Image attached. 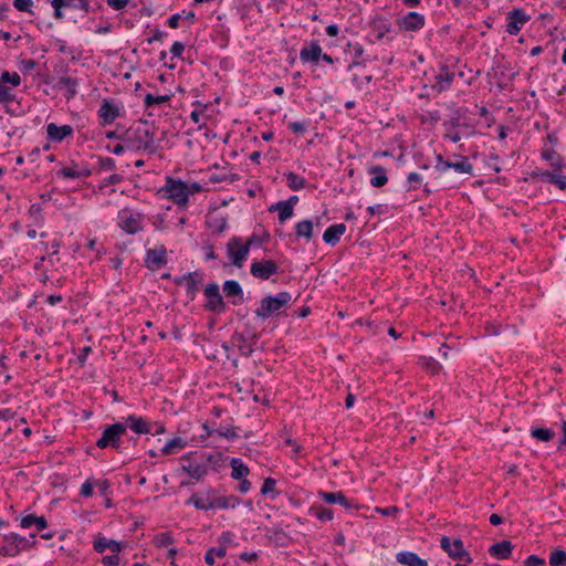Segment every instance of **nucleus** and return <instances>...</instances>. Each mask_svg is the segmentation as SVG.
Here are the masks:
<instances>
[{"label": "nucleus", "mask_w": 566, "mask_h": 566, "mask_svg": "<svg viewBox=\"0 0 566 566\" xmlns=\"http://www.w3.org/2000/svg\"><path fill=\"white\" fill-rule=\"evenodd\" d=\"M188 504H192L197 510L208 511L213 510V499L211 500L209 496H203L201 494H193L187 502Z\"/></svg>", "instance_id": "58836bf2"}, {"label": "nucleus", "mask_w": 566, "mask_h": 566, "mask_svg": "<svg viewBox=\"0 0 566 566\" xmlns=\"http://www.w3.org/2000/svg\"><path fill=\"white\" fill-rule=\"evenodd\" d=\"M36 533H31L29 537L21 536L18 533H9L3 535L4 543H9L11 547L17 549V555H19L22 551L32 548L36 544Z\"/></svg>", "instance_id": "9b49d317"}, {"label": "nucleus", "mask_w": 566, "mask_h": 566, "mask_svg": "<svg viewBox=\"0 0 566 566\" xmlns=\"http://www.w3.org/2000/svg\"><path fill=\"white\" fill-rule=\"evenodd\" d=\"M253 343H249L247 337L242 334H234L233 335V344L238 347V350L240 354L244 357L251 356L253 353V344L256 343L258 336L254 334L252 335Z\"/></svg>", "instance_id": "c85d7f7f"}, {"label": "nucleus", "mask_w": 566, "mask_h": 566, "mask_svg": "<svg viewBox=\"0 0 566 566\" xmlns=\"http://www.w3.org/2000/svg\"><path fill=\"white\" fill-rule=\"evenodd\" d=\"M202 282V275L198 272H191L187 274V281L185 283L187 296L190 300L196 297V294L199 290V285Z\"/></svg>", "instance_id": "473e14b6"}, {"label": "nucleus", "mask_w": 566, "mask_h": 566, "mask_svg": "<svg viewBox=\"0 0 566 566\" xmlns=\"http://www.w3.org/2000/svg\"><path fill=\"white\" fill-rule=\"evenodd\" d=\"M269 211H277L280 223H284L286 220L293 217L294 209L291 208L290 205L284 203V201H277L269 208Z\"/></svg>", "instance_id": "f704fd0d"}, {"label": "nucleus", "mask_w": 566, "mask_h": 566, "mask_svg": "<svg viewBox=\"0 0 566 566\" xmlns=\"http://www.w3.org/2000/svg\"><path fill=\"white\" fill-rule=\"evenodd\" d=\"M127 426L123 422H115L113 424L107 426L99 439L96 441V446L99 449L113 448L119 449L122 437L126 433Z\"/></svg>", "instance_id": "39448f33"}, {"label": "nucleus", "mask_w": 566, "mask_h": 566, "mask_svg": "<svg viewBox=\"0 0 566 566\" xmlns=\"http://www.w3.org/2000/svg\"><path fill=\"white\" fill-rule=\"evenodd\" d=\"M513 549V545L510 541H502L493 544L489 548V553L500 559L509 558Z\"/></svg>", "instance_id": "2f4dec72"}, {"label": "nucleus", "mask_w": 566, "mask_h": 566, "mask_svg": "<svg viewBox=\"0 0 566 566\" xmlns=\"http://www.w3.org/2000/svg\"><path fill=\"white\" fill-rule=\"evenodd\" d=\"M207 226L213 233L220 234L228 228V220L222 214H211L207 219Z\"/></svg>", "instance_id": "72a5a7b5"}, {"label": "nucleus", "mask_w": 566, "mask_h": 566, "mask_svg": "<svg viewBox=\"0 0 566 566\" xmlns=\"http://www.w3.org/2000/svg\"><path fill=\"white\" fill-rule=\"evenodd\" d=\"M118 553H114V555L104 556L102 563L104 566H117L119 564Z\"/></svg>", "instance_id": "338daca9"}, {"label": "nucleus", "mask_w": 566, "mask_h": 566, "mask_svg": "<svg viewBox=\"0 0 566 566\" xmlns=\"http://www.w3.org/2000/svg\"><path fill=\"white\" fill-rule=\"evenodd\" d=\"M223 293L227 297H233V305H239L243 303V290L239 282L234 280H228L223 283Z\"/></svg>", "instance_id": "b1692460"}, {"label": "nucleus", "mask_w": 566, "mask_h": 566, "mask_svg": "<svg viewBox=\"0 0 566 566\" xmlns=\"http://www.w3.org/2000/svg\"><path fill=\"white\" fill-rule=\"evenodd\" d=\"M97 114L101 125L105 126L111 125L120 116V109L113 101L104 99Z\"/></svg>", "instance_id": "f3484780"}, {"label": "nucleus", "mask_w": 566, "mask_h": 566, "mask_svg": "<svg viewBox=\"0 0 566 566\" xmlns=\"http://www.w3.org/2000/svg\"><path fill=\"white\" fill-rule=\"evenodd\" d=\"M48 139L54 143H61L66 137L72 136L73 128L71 125L59 126L54 123H50L46 126Z\"/></svg>", "instance_id": "aec40b11"}, {"label": "nucleus", "mask_w": 566, "mask_h": 566, "mask_svg": "<svg viewBox=\"0 0 566 566\" xmlns=\"http://www.w3.org/2000/svg\"><path fill=\"white\" fill-rule=\"evenodd\" d=\"M205 295L208 297L207 310L214 313H222L224 311L226 305L217 283L208 284L205 289Z\"/></svg>", "instance_id": "2eb2a0df"}, {"label": "nucleus", "mask_w": 566, "mask_h": 566, "mask_svg": "<svg viewBox=\"0 0 566 566\" xmlns=\"http://www.w3.org/2000/svg\"><path fill=\"white\" fill-rule=\"evenodd\" d=\"M174 543V538L169 533H161L156 537V545L158 547H168Z\"/></svg>", "instance_id": "4d7b16f0"}, {"label": "nucleus", "mask_w": 566, "mask_h": 566, "mask_svg": "<svg viewBox=\"0 0 566 566\" xmlns=\"http://www.w3.org/2000/svg\"><path fill=\"white\" fill-rule=\"evenodd\" d=\"M345 231L346 226L344 223L333 224L325 230L323 240L326 244L334 247L340 241V237L345 233Z\"/></svg>", "instance_id": "393cba45"}, {"label": "nucleus", "mask_w": 566, "mask_h": 566, "mask_svg": "<svg viewBox=\"0 0 566 566\" xmlns=\"http://www.w3.org/2000/svg\"><path fill=\"white\" fill-rule=\"evenodd\" d=\"M181 470L196 480H200L208 472L207 467L201 463H190L188 465H182Z\"/></svg>", "instance_id": "ea45409f"}, {"label": "nucleus", "mask_w": 566, "mask_h": 566, "mask_svg": "<svg viewBox=\"0 0 566 566\" xmlns=\"http://www.w3.org/2000/svg\"><path fill=\"white\" fill-rule=\"evenodd\" d=\"M525 566H546V562L536 555H531L526 558Z\"/></svg>", "instance_id": "e2e57ef3"}, {"label": "nucleus", "mask_w": 566, "mask_h": 566, "mask_svg": "<svg viewBox=\"0 0 566 566\" xmlns=\"http://www.w3.org/2000/svg\"><path fill=\"white\" fill-rule=\"evenodd\" d=\"M373 80V75H366L364 77H358L357 75H354L352 77V84L358 88L363 90L365 86H367Z\"/></svg>", "instance_id": "864d4df0"}, {"label": "nucleus", "mask_w": 566, "mask_h": 566, "mask_svg": "<svg viewBox=\"0 0 566 566\" xmlns=\"http://www.w3.org/2000/svg\"><path fill=\"white\" fill-rule=\"evenodd\" d=\"M36 66V62L32 59L22 60L20 62V70L23 72L32 71Z\"/></svg>", "instance_id": "774afa93"}, {"label": "nucleus", "mask_w": 566, "mask_h": 566, "mask_svg": "<svg viewBox=\"0 0 566 566\" xmlns=\"http://www.w3.org/2000/svg\"><path fill=\"white\" fill-rule=\"evenodd\" d=\"M144 216L124 210L119 212L118 224L128 234H135L143 230Z\"/></svg>", "instance_id": "6e6552de"}, {"label": "nucleus", "mask_w": 566, "mask_h": 566, "mask_svg": "<svg viewBox=\"0 0 566 566\" xmlns=\"http://www.w3.org/2000/svg\"><path fill=\"white\" fill-rule=\"evenodd\" d=\"M65 8L77 9L87 13L90 11V3L87 0H65Z\"/></svg>", "instance_id": "3c124183"}, {"label": "nucleus", "mask_w": 566, "mask_h": 566, "mask_svg": "<svg viewBox=\"0 0 566 566\" xmlns=\"http://www.w3.org/2000/svg\"><path fill=\"white\" fill-rule=\"evenodd\" d=\"M78 81L70 76H61L54 87L60 91H65L64 96L66 99L73 98L77 94Z\"/></svg>", "instance_id": "5701e85b"}, {"label": "nucleus", "mask_w": 566, "mask_h": 566, "mask_svg": "<svg viewBox=\"0 0 566 566\" xmlns=\"http://www.w3.org/2000/svg\"><path fill=\"white\" fill-rule=\"evenodd\" d=\"M166 254L167 250L163 244L148 249L145 256L146 266L151 271L163 268L168 262Z\"/></svg>", "instance_id": "ddd939ff"}, {"label": "nucleus", "mask_w": 566, "mask_h": 566, "mask_svg": "<svg viewBox=\"0 0 566 566\" xmlns=\"http://www.w3.org/2000/svg\"><path fill=\"white\" fill-rule=\"evenodd\" d=\"M127 428H130L137 434H146L151 432V423L148 422L140 416L129 415L125 418V422H123Z\"/></svg>", "instance_id": "4be33fe9"}, {"label": "nucleus", "mask_w": 566, "mask_h": 566, "mask_svg": "<svg viewBox=\"0 0 566 566\" xmlns=\"http://www.w3.org/2000/svg\"><path fill=\"white\" fill-rule=\"evenodd\" d=\"M292 300L289 292H280L275 296L262 298L260 306L255 310L256 317L266 319L274 314H279L282 308L287 307Z\"/></svg>", "instance_id": "7ed1b4c3"}, {"label": "nucleus", "mask_w": 566, "mask_h": 566, "mask_svg": "<svg viewBox=\"0 0 566 566\" xmlns=\"http://www.w3.org/2000/svg\"><path fill=\"white\" fill-rule=\"evenodd\" d=\"M398 563L406 566H428L427 560L420 558L416 553L412 552H399L396 555Z\"/></svg>", "instance_id": "c756f323"}, {"label": "nucleus", "mask_w": 566, "mask_h": 566, "mask_svg": "<svg viewBox=\"0 0 566 566\" xmlns=\"http://www.w3.org/2000/svg\"><path fill=\"white\" fill-rule=\"evenodd\" d=\"M227 254L231 263L241 269L249 255V244H243L241 238L233 237L227 243Z\"/></svg>", "instance_id": "0eeeda50"}, {"label": "nucleus", "mask_w": 566, "mask_h": 566, "mask_svg": "<svg viewBox=\"0 0 566 566\" xmlns=\"http://www.w3.org/2000/svg\"><path fill=\"white\" fill-rule=\"evenodd\" d=\"M279 272V264L271 259L253 261L250 268V273L255 279L269 280L272 275Z\"/></svg>", "instance_id": "1a4fd4ad"}, {"label": "nucleus", "mask_w": 566, "mask_h": 566, "mask_svg": "<svg viewBox=\"0 0 566 566\" xmlns=\"http://www.w3.org/2000/svg\"><path fill=\"white\" fill-rule=\"evenodd\" d=\"M407 181L409 182V189H417L422 182V177L417 172H409L407 176Z\"/></svg>", "instance_id": "13d9d810"}, {"label": "nucleus", "mask_w": 566, "mask_h": 566, "mask_svg": "<svg viewBox=\"0 0 566 566\" xmlns=\"http://www.w3.org/2000/svg\"><path fill=\"white\" fill-rule=\"evenodd\" d=\"M306 124L302 122H292L289 124V129L294 134L302 135L306 132Z\"/></svg>", "instance_id": "052dcab7"}, {"label": "nucleus", "mask_w": 566, "mask_h": 566, "mask_svg": "<svg viewBox=\"0 0 566 566\" xmlns=\"http://www.w3.org/2000/svg\"><path fill=\"white\" fill-rule=\"evenodd\" d=\"M276 480L273 478H266L262 484L261 493L263 495L272 494V499H274L279 493L275 491Z\"/></svg>", "instance_id": "09e8293b"}, {"label": "nucleus", "mask_w": 566, "mask_h": 566, "mask_svg": "<svg viewBox=\"0 0 566 566\" xmlns=\"http://www.w3.org/2000/svg\"><path fill=\"white\" fill-rule=\"evenodd\" d=\"M186 444L187 442L182 438H174L161 448V453L166 455L174 454L178 450L184 449Z\"/></svg>", "instance_id": "37998d69"}, {"label": "nucleus", "mask_w": 566, "mask_h": 566, "mask_svg": "<svg viewBox=\"0 0 566 566\" xmlns=\"http://www.w3.org/2000/svg\"><path fill=\"white\" fill-rule=\"evenodd\" d=\"M423 368L432 375H436L440 371V364L434 360L432 357H421Z\"/></svg>", "instance_id": "de8ad7c7"}, {"label": "nucleus", "mask_w": 566, "mask_h": 566, "mask_svg": "<svg viewBox=\"0 0 566 566\" xmlns=\"http://www.w3.org/2000/svg\"><path fill=\"white\" fill-rule=\"evenodd\" d=\"M318 496L329 504H339L345 510H353L357 509V504L354 503L352 500L347 499L343 492H325L319 491Z\"/></svg>", "instance_id": "6ab92c4d"}, {"label": "nucleus", "mask_w": 566, "mask_h": 566, "mask_svg": "<svg viewBox=\"0 0 566 566\" xmlns=\"http://www.w3.org/2000/svg\"><path fill=\"white\" fill-rule=\"evenodd\" d=\"M440 546L448 556L454 560H463L467 563L472 562V557L464 548L463 541L461 538H454L451 542L448 536H442L440 539Z\"/></svg>", "instance_id": "423d86ee"}, {"label": "nucleus", "mask_w": 566, "mask_h": 566, "mask_svg": "<svg viewBox=\"0 0 566 566\" xmlns=\"http://www.w3.org/2000/svg\"><path fill=\"white\" fill-rule=\"evenodd\" d=\"M122 142L128 150L145 151L148 155H155L160 148L155 133L142 126L128 128L122 134Z\"/></svg>", "instance_id": "f257e3e1"}, {"label": "nucleus", "mask_w": 566, "mask_h": 566, "mask_svg": "<svg viewBox=\"0 0 566 566\" xmlns=\"http://www.w3.org/2000/svg\"><path fill=\"white\" fill-rule=\"evenodd\" d=\"M396 23L401 31L406 32H417L420 31L426 23L424 15L416 12L410 11L407 14L398 18L396 20Z\"/></svg>", "instance_id": "9d476101"}, {"label": "nucleus", "mask_w": 566, "mask_h": 566, "mask_svg": "<svg viewBox=\"0 0 566 566\" xmlns=\"http://www.w3.org/2000/svg\"><path fill=\"white\" fill-rule=\"evenodd\" d=\"M369 29L367 40L370 43L391 42L397 34L389 19L381 14H376L370 19Z\"/></svg>", "instance_id": "f03ea898"}, {"label": "nucleus", "mask_w": 566, "mask_h": 566, "mask_svg": "<svg viewBox=\"0 0 566 566\" xmlns=\"http://www.w3.org/2000/svg\"><path fill=\"white\" fill-rule=\"evenodd\" d=\"M97 164L102 170H114L116 167L115 160L111 157H97Z\"/></svg>", "instance_id": "5fc2aeb1"}, {"label": "nucleus", "mask_w": 566, "mask_h": 566, "mask_svg": "<svg viewBox=\"0 0 566 566\" xmlns=\"http://www.w3.org/2000/svg\"><path fill=\"white\" fill-rule=\"evenodd\" d=\"M531 17L523 9H513L507 13L505 31L511 35H516Z\"/></svg>", "instance_id": "f8f14e48"}, {"label": "nucleus", "mask_w": 566, "mask_h": 566, "mask_svg": "<svg viewBox=\"0 0 566 566\" xmlns=\"http://www.w3.org/2000/svg\"><path fill=\"white\" fill-rule=\"evenodd\" d=\"M231 468H232L231 476L234 480H242V479L247 478L250 473V469L248 468V465L244 464L243 461L239 458H233L231 460Z\"/></svg>", "instance_id": "c9c22d12"}, {"label": "nucleus", "mask_w": 566, "mask_h": 566, "mask_svg": "<svg viewBox=\"0 0 566 566\" xmlns=\"http://www.w3.org/2000/svg\"><path fill=\"white\" fill-rule=\"evenodd\" d=\"M13 6L21 12H32L33 1L32 0H13Z\"/></svg>", "instance_id": "6e6d98bb"}, {"label": "nucleus", "mask_w": 566, "mask_h": 566, "mask_svg": "<svg viewBox=\"0 0 566 566\" xmlns=\"http://www.w3.org/2000/svg\"><path fill=\"white\" fill-rule=\"evenodd\" d=\"M170 101V95H153L150 93L146 94L144 103L147 107H151L154 105H161L168 103Z\"/></svg>", "instance_id": "a18cd8bd"}, {"label": "nucleus", "mask_w": 566, "mask_h": 566, "mask_svg": "<svg viewBox=\"0 0 566 566\" xmlns=\"http://www.w3.org/2000/svg\"><path fill=\"white\" fill-rule=\"evenodd\" d=\"M458 158L457 161H451V168L460 174H468L473 176V166L470 164L469 158L461 155H453Z\"/></svg>", "instance_id": "4c0bfd02"}, {"label": "nucleus", "mask_w": 566, "mask_h": 566, "mask_svg": "<svg viewBox=\"0 0 566 566\" xmlns=\"http://www.w3.org/2000/svg\"><path fill=\"white\" fill-rule=\"evenodd\" d=\"M20 526L22 528H30L31 526H35V530L41 532L48 527V521L44 516L28 514L21 518Z\"/></svg>", "instance_id": "7c9ffc66"}, {"label": "nucleus", "mask_w": 566, "mask_h": 566, "mask_svg": "<svg viewBox=\"0 0 566 566\" xmlns=\"http://www.w3.org/2000/svg\"><path fill=\"white\" fill-rule=\"evenodd\" d=\"M296 239H304L310 242L314 237V222L305 219L297 222L294 227Z\"/></svg>", "instance_id": "bb28decb"}, {"label": "nucleus", "mask_w": 566, "mask_h": 566, "mask_svg": "<svg viewBox=\"0 0 566 566\" xmlns=\"http://www.w3.org/2000/svg\"><path fill=\"white\" fill-rule=\"evenodd\" d=\"M551 566H566V552L563 549H554L549 555Z\"/></svg>", "instance_id": "49530a36"}, {"label": "nucleus", "mask_w": 566, "mask_h": 566, "mask_svg": "<svg viewBox=\"0 0 566 566\" xmlns=\"http://www.w3.org/2000/svg\"><path fill=\"white\" fill-rule=\"evenodd\" d=\"M284 176H285L287 186L292 190H295V191L301 190L306 185L305 178H303L302 176H300L293 171H289V172L284 174Z\"/></svg>", "instance_id": "79ce46f5"}, {"label": "nucleus", "mask_w": 566, "mask_h": 566, "mask_svg": "<svg viewBox=\"0 0 566 566\" xmlns=\"http://www.w3.org/2000/svg\"><path fill=\"white\" fill-rule=\"evenodd\" d=\"M322 52L323 50L318 41H311L308 45H305L301 49L300 60L303 63H311L312 72L315 73Z\"/></svg>", "instance_id": "dca6fc26"}, {"label": "nucleus", "mask_w": 566, "mask_h": 566, "mask_svg": "<svg viewBox=\"0 0 566 566\" xmlns=\"http://www.w3.org/2000/svg\"><path fill=\"white\" fill-rule=\"evenodd\" d=\"M353 48V62L347 66V71H352L355 66L365 65L364 52L365 49L360 43H355Z\"/></svg>", "instance_id": "a19ab883"}, {"label": "nucleus", "mask_w": 566, "mask_h": 566, "mask_svg": "<svg viewBox=\"0 0 566 566\" xmlns=\"http://www.w3.org/2000/svg\"><path fill=\"white\" fill-rule=\"evenodd\" d=\"M92 175V171L88 168L81 167L76 163H72L70 167H63L56 171L57 177H62L64 179H77V178H87Z\"/></svg>", "instance_id": "412c9836"}, {"label": "nucleus", "mask_w": 566, "mask_h": 566, "mask_svg": "<svg viewBox=\"0 0 566 566\" xmlns=\"http://www.w3.org/2000/svg\"><path fill=\"white\" fill-rule=\"evenodd\" d=\"M93 547L97 553H104L106 548L111 549L113 553H119L123 548V545L115 539L97 536L94 539Z\"/></svg>", "instance_id": "a878e982"}, {"label": "nucleus", "mask_w": 566, "mask_h": 566, "mask_svg": "<svg viewBox=\"0 0 566 566\" xmlns=\"http://www.w3.org/2000/svg\"><path fill=\"white\" fill-rule=\"evenodd\" d=\"M232 533L231 532H223L218 537L219 547H210L205 555V562L212 566L214 565V558L213 554H217V557L222 558L227 555V548L229 545L232 544Z\"/></svg>", "instance_id": "4468645a"}, {"label": "nucleus", "mask_w": 566, "mask_h": 566, "mask_svg": "<svg viewBox=\"0 0 566 566\" xmlns=\"http://www.w3.org/2000/svg\"><path fill=\"white\" fill-rule=\"evenodd\" d=\"M531 436L537 440L548 442L555 437V432L548 428H534Z\"/></svg>", "instance_id": "c03bdc74"}, {"label": "nucleus", "mask_w": 566, "mask_h": 566, "mask_svg": "<svg viewBox=\"0 0 566 566\" xmlns=\"http://www.w3.org/2000/svg\"><path fill=\"white\" fill-rule=\"evenodd\" d=\"M240 499L235 495L217 496L213 499V509H234L240 504Z\"/></svg>", "instance_id": "e433bc0d"}, {"label": "nucleus", "mask_w": 566, "mask_h": 566, "mask_svg": "<svg viewBox=\"0 0 566 566\" xmlns=\"http://www.w3.org/2000/svg\"><path fill=\"white\" fill-rule=\"evenodd\" d=\"M454 77V72H451L447 65H441L439 73L434 75V83L432 84V90L438 93L448 91L451 87Z\"/></svg>", "instance_id": "a211bd4d"}, {"label": "nucleus", "mask_w": 566, "mask_h": 566, "mask_svg": "<svg viewBox=\"0 0 566 566\" xmlns=\"http://www.w3.org/2000/svg\"><path fill=\"white\" fill-rule=\"evenodd\" d=\"M368 174L371 176L369 182L375 188H380L388 182L386 169L380 165L369 167Z\"/></svg>", "instance_id": "cd10ccee"}, {"label": "nucleus", "mask_w": 566, "mask_h": 566, "mask_svg": "<svg viewBox=\"0 0 566 566\" xmlns=\"http://www.w3.org/2000/svg\"><path fill=\"white\" fill-rule=\"evenodd\" d=\"M437 171L444 172L451 168V161L444 160L441 154L437 155V164L434 166Z\"/></svg>", "instance_id": "bf43d9fd"}, {"label": "nucleus", "mask_w": 566, "mask_h": 566, "mask_svg": "<svg viewBox=\"0 0 566 566\" xmlns=\"http://www.w3.org/2000/svg\"><path fill=\"white\" fill-rule=\"evenodd\" d=\"M315 510V515L321 522H328L334 518V512L331 509L326 507H317Z\"/></svg>", "instance_id": "603ef678"}, {"label": "nucleus", "mask_w": 566, "mask_h": 566, "mask_svg": "<svg viewBox=\"0 0 566 566\" xmlns=\"http://www.w3.org/2000/svg\"><path fill=\"white\" fill-rule=\"evenodd\" d=\"M217 432L227 440H233L238 437L234 428H219Z\"/></svg>", "instance_id": "680f3d73"}, {"label": "nucleus", "mask_w": 566, "mask_h": 566, "mask_svg": "<svg viewBox=\"0 0 566 566\" xmlns=\"http://www.w3.org/2000/svg\"><path fill=\"white\" fill-rule=\"evenodd\" d=\"M92 352V348L91 346H85L81 349L80 354L77 355V363L80 366H84L85 363H86V359L88 357V355L91 354Z\"/></svg>", "instance_id": "0e129e2a"}, {"label": "nucleus", "mask_w": 566, "mask_h": 566, "mask_svg": "<svg viewBox=\"0 0 566 566\" xmlns=\"http://www.w3.org/2000/svg\"><path fill=\"white\" fill-rule=\"evenodd\" d=\"M161 191L178 206L187 205L189 200V185L170 176L166 177V184Z\"/></svg>", "instance_id": "20e7f679"}, {"label": "nucleus", "mask_w": 566, "mask_h": 566, "mask_svg": "<svg viewBox=\"0 0 566 566\" xmlns=\"http://www.w3.org/2000/svg\"><path fill=\"white\" fill-rule=\"evenodd\" d=\"M185 50V44L182 42L176 41L171 45L170 52L172 53V57H181Z\"/></svg>", "instance_id": "69168bd1"}, {"label": "nucleus", "mask_w": 566, "mask_h": 566, "mask_svg": "<svg viewBox=\"0 0 566 566\" xmlns=\"http://www.w3.org/2000/svg\"><path fill=\"white\" fill-rule=\"evenodd\" d=\"M1 83H10L13 86H19L21 83V77L17 72L10 73L8 71L2 72L0 76Z\"/></svg>", "instance_id": "8fccbe9b"}]
</instances>
